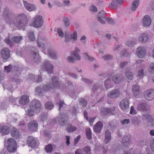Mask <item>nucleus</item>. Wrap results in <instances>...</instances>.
I'll return each mask as SVG.
<instances>
[{"label":"nucleus","instance_id":"nucleus-1","mask_svg":"<svg viewBox=\"0 0 154 154\" xmlns=\"http://www.w3.org/2000/svg\"><path fill=\"white\" fill-rule=\"evenodd\" d=\"M27 22V18L23 14L19 15L13 21V24L18 27H21L25 26Z\"/></svg>","mask_w":154,"mask_h":154},{"label":"nucleus","instance_id":"nucleus-2","mask_svg":"<svg viewBox=\"0 0 154 154\" xmlns=\"http://www.w3.org/2000/svg\"><path fill=\"white\" fill-rule=\"evenodd\" d=\"M14 69V72H16L15 74L14 73L13 75V78L12 80L16 82H18L19 80L18 79V77L19 75V74H20V71L18 70V68L16 66H13L11 65L10 64L8 66H5L4 67L5 70L8 73L10 72L13 69Z\"/></svg>","mask_w":154,"mask_h":154},{"label":"nucleus","instance_id":"nucleus-3","mask_svg":"<svg viewBox=\"0 0 154 154\" xmlns=\"http://www.w3.org/2000/svg\"><path fill=\"white\" fill-rule=\"evenodd\" d=\"M51 88L52 86H49L47 85L38 86L36 88L35 92L38 95L43 96L46 92L51 89Z\"/></svg>","mask_w":154,"mask_h":154},{"label":"nucleus","instance_id":"nucleus-4","mask_svg":"<svg viewBox=\"0 0 154 154\" xmlns=\"http://www.w3.org/2000/svg\"><path fill=\"white\" fill-rule=\"evenodd\" d=\"M30 108L35 112H39L42 109L41 104L37 99L33 100L30 106Z\"/></svg>","mask_w":154,"mask_h":154},{"label":"nucleus","instance_id":"nucleus-5","mask_svg":"<svg viewBox=\"0 0 154 154\" xmlns=\"http://www.w3.org/2000/svg\"><path fill=\"white\" fill-rule=\"evenodd\" d=\"M53 66L47 60H45L41 66V69L43 71L45 70L48 73H52L53 69Z\"/></svg>","mask_w":154,"mask_h":154},{"label":"nucleus","instance_id":"nucleus-6","mask_svg":"<svg viewBox=\"0 0 154 154\" xmlns=\"http://www.w3.org/2000/svg\"><path fill=\"white\" fill-rule=\"evenodd\" d=\"M34 18V20L32 24L33 26L37 28H40L42 26L43 23V19L42 16L36 15Z\"/></svg>","mask_w":154,"mask_h":154},{"label":"nucleus","instance_id":"nucleus-7","mask_svg":"<svg viewBox=\"0 0 154 154\" xmlns=\"http://www.w3.org/2000/svg\"><path fill=\"white\" fill-rule=\"evenodd\" d=\"M66 121V116L63 114L60 115L57 118H54L52 120L53 123L57 121L59 125L62 126L65 125Z\"/></svg>","mask_w":154,"mask_h":154},{"label":"nucleus","instance_id":"nucleus-8","mask_svg":"<svg viewBox=\"0 0 154 154\" xmlns=\"http://www.w3.org/2000/svg\"><path fill=\"white\" fill-rule=\"evenodd\" d=\"M1 57L4 62L7 61L10 57V53L9 49L7 48H4L2 49L1 52Z\"/></svg>","mask_w":154,"mask_h":154},{"label":"nucleus","instance_id":"nucleus-9","mask_svg":"<svg viewBox=\"0 0 154 154\" xmlns=\"http://www.w3.org/2000/svg\"><path fill=\"white\" fill-rule=\"evenodd\" d=\"M145 98L148 100H151L154 98V90L149 89L144 92Z\"/></svg>","mask_w":154,"mask_h":154},{"label":"nucleus","instance_id":"nucleus-10","mask_svg":"<svg viewBox=\"0 0 154 154\" xmlns=\"http://www.w3.org/2000/svg\"><path fill=\"white\" fill-rule=\"evenodd\" d=\"M120 95V91L116 88L109 91L107 93L108 97L110 98H115L119 97Z\"/></svg>","mask_w":154,"mask_h":154},{"label":"nucleus","instance_id":"nucleus-11","mask_svg":"<svg viewBox=\"0 0 154 154\" xmlns=\"http://www.w3.org/2000/svg\"><path fill=\"white\" fill-rule=\"evenodd\" d=\"M29 129L31 132L36 131L38 128V124L37 122L35 120L30 121L28 124Z\"/></svg>","mask_w":154,"mask_h":154},{"label":"nucleus","instance_id":"nucleus-12","mask_svg":"<svg viewBox=\"0 0 154 154\" xmlns=\"http://www.w3.org/2000/svg\"><path fill=\"white\" fill-rule=\"evenodd\" d=\"M146 54V50L144 47L139 46L137 48L136 50V54L139 58H143L145 56Z\"/></svg>","mask_w":154,"mask_h":154},{"label":"nucleus","instance_id":"nucleus-13","mask_svg":"<svg viewBox=\"0 0 154 154\" xmlns=\"http://www.w3.org/2000/svg\"><path fill=\"white\" fill-rule=\"evenodd\" d=\"M12 14L11 12L9 9L6 8L4 10L3 15L6 20V23H10V17Z\"/></svg>","mask_w":154,"mask_h":154},{"label":"nucleus","instance_id":"nucleus-14","mask_svg":"<svg viewBox=\"0 0 154 154\" xmlns=\"http://www.w3.org/2000/svg\"><path fill=\"white\" fill-rule=\"evenodd\" d=\"M152 22L150 17L148 15H145L143 18V25L144 27H148L150 26Z\"/></svg>","mask_w":154,"mask_h":154},{"label":"nucleus","instance_id":"nucleus-15","mask_svg":"<svg viewBox=\"0 0 154 154\" xmlns=\"http://www.w3.org/2000/svg\"><path fill=\"white\" fill-rule=\"evenodd\" d=\"M26 143L29 146L34 148L36 146L37 141L33 137L29 136L27 138Z\"/></svg>","mask_w":154,"mask_h":154},{"label":"nucleus","instance_id":"nucleus-16","mask_svg":"<svg viewBox=\"0 0 154 154\" xmlns=\"http://www.w3.org/2000/svg\"><path fill=\"white\" fill-rule=\"evenodd\" d=\"M122 143L124 146H129L131 143L130 136L129 135L124 136L122 140Z\"/></svg>","mask_w":154,"mask_h":154},{"label":"nucleus","instance_id":"nucleus-17","mask_svg":"<svg viewBox=\"0 0 154 154\" xmlns=\"http://www.w3.org/2000/svg\"><path fill=\"white\" fill-rule=\"evenodd\" d=\"M106 17L105 16V12L102 11L99 12L98 15L97 19L102 24H104L106 23V22L102 20V19H106Z\"/></svg>","mask_w":154,"mask_h":154},{"label":"nucleus","instance_id":"nucleus-18","mask_svg":"<svg viewBox=\"0 0 154 154\" xmlns=\"http://www.w3.org/2000/svg\"><path fill=\"white\" fill-rule=\"evenodd\" d=\"M129 104L128 100L125 98L122 100L120 103L121 108L123 109L126 110L129 107Z\"/></svg>","mask_w":154,"mask_h":154},{"label":"nucleus","instance_id":"nucleus-19","mask_svg":"<svg viewBox=\"0 0 154 154\" xmlns=\"http://www.w3.org/2000/svg\"><path fill=\"white\" fill-rule=\"evenodd\" d=\"M29 101V97L26 94H24L21 97L19 100L20 103L23 105L27 104Z\"/></svg>","mask_w":154,"mask_h":154},{"label":"nucleus","instance_id":"nucleus-20","mask_svg":"<svg viewBox=\"0 0 154 154\" xmlns=\"http://www.w3.org/2000/svg\"><path fill=\"white\" fill-rule=\"evenodd\" d=\"M57 52L52 49H49L48 50V55L52 59H56L57 58Z\"/></svg>","mask_w":154,"mask_h":154},{"label":"nucleus","instance_id":"nucleus-21","mask_svg":"<svg viewBox=\"0 0 154 154\" xmlns=\"http://www.w3.org/2000/svg\"><path fill=\"white\" fill-rule=\"evenodd\" d=\"M52 85H51V84H47V85L49 86H52V89L53 88H57L59 85V81L58 79L54 76L51 79Z\"/></svg>","mask_w":154,"mask_h":154},{"label":"nucleus","instance_id":"nucleus-22","mask_svg":"<svg viewBox=\"0 0 154 154\" xmlns=\"http://www.w3.org/2000/svg\"><path fill=\"white\" fill-rule=\"evenodd\" d=\"M148 35L145 33L141 34L139 37V41L142 43H145L149 39Z\"/></svg>","mask_w":154,"mask_h":154},{"label":"nucleus","instance_id":"nucleus-23","mask_svg":"<svg viewBox=\"0 0 154 154\" xmlns=\"http://www.w3.org/2000/svg\"><path fill=\"white\" fill-rule=\"evenodd\" d=\"M103 124L102 122L99 121L94 126V130L97 133H100L103 128Z\"/></svg>","mask_w":154,"mask_h":154},{"label":"nucleus","instance_id":"nucleus-24","mask_svg":"<svg viewBox=\"0 0 154 154\" xmlns=\"http://www.w3.org/2000/svg\"><path fill=\"white\" fill-rule=\"evenodd\" d=\"M104 85L105 88L106 90L112 88L114 85L112 81L110 79L108 78L104 82Z\"/></svg>","mask_w":154,"mask_h":154},{"label":"nucleus","instance_id":"nucleus-25","mask_svg":"<svg viewBox=\"0 0 154 154\" xmlns=\"http://www.w3.org/2000/svg\"><path fill=\"white\" fill-rule=\"evenodd\" d=\"M31 52L34 61L37 63L39 62L40 61V59L38 53L33 51H31Z\"/></svg>","mask_w":154,"mask_h":154},{"label":"nucleus","instance_id":"nucleus-26","mask_svg":"<svg viewBox=\"0 0 154 154\" xmlns=\"http://www.w3.org/2000/svg\"><path fill=\"white\" fill-rule=\"evenodd\" d=\"M10 131V128L7 126H2L0 127V132L3 135L8 134Z\"/></svg>","mask_w":154,"mask_h":154},{"label":"nucleus","instance_id":"nucleus-27","mask_svg":"<svg viewBox=\"0 0 154 154\" xmlns=\"http://www.w3.org/2000/svg\"><path fill=\"white\" fill-rule=\"evenodd\" d=\"M148 105L144 102H140L138 104L137 109L143 111H146Z\"/></svg>","mask_w":154,"mask_h":154},{"label":"nucleus","instance_id":"nucleus-28","mask_svg":"<svg viewBox=\"0 0 154 154\" xmlns=\"http://www.w3.org/2000/svg\"><path fill=\"white\" fill-rule=\"evenodd\" d=\"M24 4L26 8L29 11H32L36 9V7L34 5L29 4L26 1L24 2Z\"/></svg>","mask_w":154,"mask_h":154},{"label":"nucleus","instance_id":"nucleus-29","mask_svg":"<svg viewBox=\"0 0 154 154\" xmlns=\"http://www.w3.org/2000/svg\"><path fill=\"white\" fill-rule=\"evenodd\" d=\"M123 76L121 74H117L114 75L112 78L113 81L115 84H119L122 79Z\"/></svg>","mask_w":154,"mask_h":154},{"label":"nucleus","instance_id":"nucleus-30","mask_svg":"<svg viewBox=\"0 0 154 154\" xmlns=\"http://www.w3.org/2000/svg\"><path fill=\"white\" fill-rule=\"evenodd\" d=\"M37 44L39 47L43 48L46 46L45 41L42 37H39L38 39Z\"/></svg>","mask_w":154,"mask_h":154},{"label":"nucleus","instance_id":"nucleus-31","mask_svg":"<svg viewBox=\"0 0 154 154\" xmlns=\"http://www.w3.org/2000/svg\"><path fill=\"white\" fill-rule=\"evenodd\" d=\"M132 91L134 96H136L139 94L140 92L139 87L137 84L133 85L132 87Z\"/></svg>","mask_w":154,"mask_h":154},{"label":"nucleus","instance_id":"nucleus-32","mask_svg":"<svg viewBox=\"0 0 154 154\" xmlns=\"http://www.w3.org/2000/svg\"><path fill=\"white\" fill-rule=\"evenodd\" d=\"M114 108H105L102 109V112L106 115H107L109 113H111L113 115L114 114Z\"/></svg>","mask_w":154,"mask_h":154},{"label":"nucleus","instance_id":"nucleus-33","mask_svg":"<svg viewBox=\"0 0 154 154\" xmlns=\"http://www.w3.org/2000/svg\"><path fill=\"white\" fill-rule=\"evenodd\" d=\"M11 134L13 137L15 138H17L19 137V132L15 128H13L11 129Z\"/></svg>","mask_w":154,"mask_h":154},{"label":"nucleus","instance_id":"nucleus-34","mask_svg":"<svg viewBox=\"0 0 154 154\" xmlns=\"http://www.w3.org/2000/svg\"><path fill=\"white\" fill-rule=\"evenodd\" d=\"M102 86V85L100 84L99 82H96L94 84L93 87L92 88V91L93 93L95 92L100 89Z\"/></svg>","mask_w":154,"mask_h":154},{"label":"nucleus","instance_id":"nucleus-35","mask_svg":"<svg viewBox=\"0 0 154 154\" xmlns=\"http://www.w3.org/2000/svg\"><path fill=\"white\" fill-rule=\"evenodd\" d=\"M63 26L67 28L69 27L70 24L69 19L68 17H64L63 18Z\"/></svg>","mask_w":154,"mask_h":154},{"label":"nucleus","instance_id":"nucleus-36","mask_svg":"<svg viewBox=\"0 0 154 154\" xmlns=\"http://www.w3.org/2000/svg\"><path fill=\"white\" fill-rule=\"evenodd\" d=\"M139 4V0H135L132 4L131 10L133 11H135L138 7Z\"/></svg>","mask_w":154,"mask_h":154},{"label":"nucleus","instance_id":"nucleus-37","mask_svg":"<svg viewBox=\"0 0 154 154\" xmlns=\"http://www.w3.org/2000/svg\"><path fill=\"white\" fill-rule=\"evenodd\" d=\"M126 75L127 78L130 80H132L133 78V74L131 71L128 68H127L125 70Z\"/></svg>","mask_w":154,"mask_h":154},{"label":"nucleus","instance_id":"nucleus-38","mask_svg":"<svg viewBox=\"0 0 154 154\" xmlns=\"http://www.w3.org/2000/svg\"><path fill=\"white\" fill-rule=\"evenodd\" d=\"M7 146H16V142L14 139L12 138H10L7 140Z\"/></svg>","mask_w":154,"mask_h":154},{"label":"nucleus","instance_id":"nucleus-39","mask_svg":"<svg viewBox=\"0 0 154 154\" xmlns=\"http://www.w3.org/2000/svg\"><path fill=\"white\" fill-rule=\"evenodd\" d=\"M77 129V128L72 125L71 124H69L67 128V131L69 133H71L75 131Z\"/></svg>","mask_w":154,"mask_h":154},{"label":"nucleus","instance_id":"nucleus-40","mask_svg":"<svg viewBox=\"0 0 154 154\" xmlns=\"http://www.w3.org/2000/svg\"><path fill=\"white\" fill-rule=\"evenodd\" d=\"M131 122L132 124L135 126H138L140 121L137 117H134L132 119Z\"/></svg>","mask_w":154,"mask_h":154},{"label":"nucleus","instance_id":"nucleus-41","mask_svg":"<svg viewBox=\"0 0 154 154\" xmlns=\"http://www.w3.org/2000/svg\"><path fill=\"white\" fill-rule=\"evenodd\" d=\"M113 58L112 55L108 54L102 56L101 58L104 60H112Z\"/></svg>","mask_w":154,"mask_h":154},{"label":"nucleus","instance_id":"nucleus-42","mask_svg":"<svg viewBox=\"0 0 154 154\" xmlns=\"http://www.w3.org/2000/svg\"><path fill=\"white\" fill-rule=\"evenodd\" d=\"M48 117V113L46 112H43L39 116V118L42 121H45Z\"/></svg>","mask_w":154,"mask_h":154},{"label":"nucleus","instance_id":"nucleus-43","mask_svg":"<svg viewBox=\"0 0 154 154\" xmlns=\"http://www.w3.org/2000/svg\"><path fill=\"white\" fill-rule=\"evenodd\" d=\"M79 104L84 107H85L87 104V100L84 98H81L79 100Z\"/></svg>","mask_w":154,"mask_h":154},{"label":"nucleus","instance_id":"nucleus-44","mask_svg":"<svg viewBox=\"0 0 154 154\" xmlns=\"http://www.w3.org/2000/svg\"><path fill=\"white\" fill-rule=\"evenodd\" d=\"M117 4L119 5L117 2L116 0H113L109 5V7L111 9H116L117 7Z\"/></svg>","mask_w":154,"mask_h":154},{"label":"nucleus","instance_id":"nucleus-45","mask_svg":"<svg viewBox=\"0 0 154 154\" xmlns=\"http://www.w3.org/2000/svg\"><path fill=\"white\" fill-rule=\"evenodd\" d=\"M3 87L4 88H6L9 90H11L12 89V85L8 82H6L3 85Z\"/></svg>","mask_w":154,"mask_h":154},{"label":"nucleus","instance_id":"nucleus-46","mask_svg":"<svg viewBox=\"0 0 154 154\" xmlns=\"http://www.w3.org/2000/svg\"><path fill=\"white\" fill-rule=\"evenodd\" d=\"M22 39L21 36H16L13 37L12 38V41L17 43L19 42Z\"/></svg>","mask_w":154,"mask_h":154},{"label":"nucleus","instance_id":"nucleus-47","mask_svg":"<svg viewBox=\"0 0 154 154\" xmlns=\"http://www.w3.org/2000/svg\"><path fill=\"white\" fill-rule=\"evenodd\" d=\"M16 146H7V149L10 152H14L16 149Z\"/></svg>","mask_w":154,"mask_h":154},{"label":"nucleus","instance_id":"nucleus-48","mask_svg":"<svg viewBox=\"0 0 154 154\" xmlns=\"http://www.w3.org/2000/svg\"><path fill=\"white\" fill-rule=\"evenodd\" d=\"M45 108L49 110H51L54 107V105L51 102H47L45 105Z\"/></svg>","mask_w":154,"mask_h":154},{"label":"nucleus","instance_id":"nucleus-49","mask_svg":"<svg viewBox=\"0 0 154 154\" xmlns=\"http://www.w3.org/2000/svg\"><path fill=\"white\" fill-rule=\"evenodd\" d=\"M45 150L47 152H51L53 150V148L51 145L48 144L45 146Z\"/></svg>","mask_w":154,"mask_h":154},{"label":"nucleus","instance_id":"nucleus-50","mask_svg":"<svg viewBox=\"0 0 154 154\" xmlns=\"http://www.w3.org/2000/svg\"><path fill=\"white\" fill-rule=\"evenodd\" d=\"M86 134L87 138L89 140L91 139V132L90 128L87 129L86 131Z\"/></svg>","mask_w":154,"mask_h":154},{"label":"nucleus","instance_id":"nucleus-51","mask_svg":"<svg viewBox=\"0 0 154 154\" xmlns=\"http://www.w3.org/2000/svg\"><path fill=\"white\" fill-rule=\"evenodd\" d=\"M28 36L31 41H33L35 40L34 34V33L32 31H30L28 33Z\"/></svg>","mask_w":154,"mask_h":154},{"label":"nucleus","instance_id":"nucleus-52","mask_svg":"<svg viewBox=\"0 0 154 154\" xmlns=\"http://www.w3.org/2000/svg\"><path fill=\"white\" fill-rule=\"evenodd\" d=\"M71 55H72L74 57L75 60V61L76 60H81V57L80 55L78 54L75 53V52H73L72 53H70Z\"/></svg>","mask_w":154,"mask_h":154},{"label":"nucleus","instance_id":"nucleus-53","mask_svg":"<svg viewBox=\"0 0 154 154\" xmlns=\"http://www.w3.org/2000/svg\"><path fill=\"white\" fill-rule=\"evenodd\" d=\"M70 38L74 41H76L77 39V33L76 31H74L70 35Z\"/></svg>","mask_w":154,"mask_h":154},{"label":"nucleus","instance_id":"nucleus-54","mask_svg":"<svg viewBox=\"0 0 154 154\" xmlns=\"http://www.w3.org/2000/svg\"><path fill=\"white\" fill-rule=\"evenodd\" d=\"M148 71L151 74L154 73V62L150 64L148 67Z\"/></svg>","mask_w":154,"mask_h":154},{"label":"nucleus","instance_id":"nucleus-55","mask_svg":"<svg viewBox=\"0 0 154 154\" xmlns=\"http://www.w3.org/2000/svg\"><path fill=\"white\" fill-rule=\"evenodd\" d=\"M65 42H70L71 40L70 37L69 36V32H65Z\"/></svg>","mask_w":154,"mask_h":154},{"label":"nucleus","instance_id":"nucleus-56","mask_svg":"<svg viewBox=\"0 0 154 154\" xmlns=\"http://www.w3.org/2000/svg\"><path fill=\"white\" fill-rule=\"evenodd\" d=\"M83 150L85 154H91L90 147L86 146L83 148Z\"/></svg>","mask_w":154,"mask_h":154},{"label":"nucleus","instance_id":"nucleus-57","mask_svg":"<svg viewBox=\"0 0 154 154\" xmlns=\"http://www.w3.org/2000/svg\"><path fill=\"white\" fill-rule=\"evenodd\" d=\"M84 55L85 59L86 60L88 59V60L90 62H92L94 60L93 57H92L89 56L87 53H84Z\"/></svg>","mask_w":154,"mask_h":154},{"label":"nucleus","instance_id":"nucleus-58","mask_svg":"<svg viewBox=\"0 0 154 154\" xmlns=\"http://www.w3.org/2000/svg\"><path fill=\"white\" fill-rule=\"evenodd\" d=\"M67 61L70 63H74L75 61V58L73 56H70L68 57L67 58Z\"/></svg>","mask_w":154,"mask_h":154},{"label":"nucleus","instance_id":"nucleus-59","mask_svg":"<svg viewBox=\"0 0 154 154\" xmlns=\"http://www.w3.org/2000/svg\"><path fill=\"white\" fill-rule=\"evenodd\" d=\"M57 32L58 33L59 36L61 38H63L64 37V35L62 30L60 28L57 29Z\"/></svg>","mask_w":154,"mask_h":154},{"label":"nucleus","instance_id":"nucleus-60","mask_svg":"<svg viewBox=\"0 0 154 154\" xmlns=\"http://www.w3.org/2000/svg\"><path fill=\"white\" fill-rule=\"evenodd\" d=\"M144 72L143 69L140 70L138 72L137 75L139 78H142L144 76Z\"/></svg>","mask_w":154,"mask_h":154},{"label":"nucleus","instance_id":"nucleus-61","mask_svg":"<svg viewBox=\"0 0 154 154\" xmlns=\"http://www.w3.org/2000/svg\"><path fill=\"white\" fill-rule=\"evenodd\" d=\"M117 125V122L116 121H113L110 124V126L112 129L115 128Z\"/></svg>","mask_w":154,"mask_h":154},{"label":"nucleus","instance_id":"nucleus-62","mask_svg":"<svg viewBox=\"0 0 154 154\" xmlns=\"http://www.w3.org/2000/svg\"><path fill=\"white\" fill-rule=\"evenodd\" d=\"M151 117L148 113H146L143 114V119H150Z\"/></svg>","mask_w":154,"mask_h":154},{"label":"nucleus","instance_id":"nucleus-63","mask_svg":"<svg viewBox=\"0 0 154 154\" xmlns=\"http://www.w3.org/2000/svg\"><path fill=\"white\" fill-rule=\"evenodd\" d=\"M28 79L29 80H30L31 81H33V82H35V77L34 75L32 74H29L28 75Z\"/></svg>","mask_w":154,"mask_h":154},{"label":"nucleus","instance_id":"nucleus-64","mask_svg":"<svg viewBox=\"0 0 154 154\" xmlns=\"http://www.w3.org/2000/svg\"><path fill=\"white\" fill-rule=\"evenodd\" d=\"M26 113L29 116H32L34 114V110L32 109H28L26 111Z\"/></svg>","mask_w":154,"mask_h":154}]
</instances>
